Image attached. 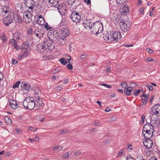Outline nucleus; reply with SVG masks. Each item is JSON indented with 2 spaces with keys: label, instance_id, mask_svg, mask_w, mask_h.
I'll return each instance as SVG.
<instances>
[{
  "label": "nucleus",
  "instance_id": "412c9836",
  "mask_svg": "<svg viewBox=\"0 0 160 160\" xmlns=\"http://www.w3.org/2000/svg\"><path fill=\"white\" fill-rule=\"evenodd\" d=\"M152 111L155 115L160 114V105L158 104L154 106L152 109Z\"/></svg>",
  "mask_w": 160,
  "mask_h": 160
},
{
  "label": "nucleus",
  "instance_id": "ddd939ff",
  "mask_svg": "<svg viewBox=\"0 0 160 160\" xmlns=\"http://www.w3.org/2000/svg\"><path fill=\"white\" fill-rule=\"evenodd\" d=\"M34 33L35 34L36 36L39 38H41L43 35L44 32L40 29L37 28H35L34 30Z\"/></svg>",
  "mask_w": 160,
  "mask_h": 160
},
{
  "label": "nucleus",
  "instance_id": "6ab92c4d",
  "mask_svg": "<svg viewBox=\"0 0 160 160\" xmlns=\"http://www.w3.org/2000/svg\"><path fill=\"white\" fill-rule=\"evenodd\" d=\"M13 18L16 22L21 23L22 22V20L19 14L16 13L13 15Z\"/></svg>",
  "mask_w": 160,
  "mask_h": 160
},
{
  "label": "nucleus",
  "instance_id": "2f4dec72",
  "mask_svg": "<svg viewBox=\"0 0 160 160\" xmlns=\"http://www.w3.org/2000/svg\"><path fill=\"white\" fill-rule=\"evenodd\" d=\"M110 35H111L110 34ZM103 38L105 40L107 41L110 42V36H109L108 33H106V34H104Z\"/></svg>",
  "mask_w": 160,
  "mask_h": 160
},
{
  "label": "nucleus",
  "instance_id": "7c9ffc66",
  "mask_svg": "<svg viewBox=\"0 0 160 160\" xmlns=\"http://www.w3.org/2000/svg\"><path fill=\"white\" fill-rule=\"evenodd\" d=\"M8 7H7L4 6L2 8H1V13L2 15H4V14L8 13L9 11L8 10Z\"/></svg>",
  "mask_w": 160,
  "mask_h": 160
},
{
  "label": "nucleus",
  "instance_id": "f8f14e48",
  "mask_svg": "<svg viewBox=\"0 0 160 160\" xmlns=\"http://www.w3.org/2000/svg\"><path fill=\"white\" fill-rule=\"evenodd\" d=\"M143 142L144 146L148 148H150L153 144V141L150 139L145 138Z\"/></svg>",
  "mask_w": 160,
  "mask_h": 160
},
{
  "label": "nucleus",
  "instance_id": "f704fd0d",
  "mask_svg": "<svg viewBox=\"0 0 160 160\" xmlns=\"http://www.w3.org/2000/svg\"><path fill=\"white\" fill-rule=\"evenodd\" d=\"M37 23L40 25H43L45 22L44 19L43 18H38L37 20Z\"/></svg>",
  "mask_w": 160,
  "mask_h": 160
},
{
  "label": "nucleus",
  "instance_id": "4c0bfd02",
  "mask_svg": "<svg viewBox=\"0 0 160 160\" xmlns=\"http://www.w3.org/2000/svg\"><path fill=\"white\" fill-rule=\"evenodd\" d=\"M68 132L69 131L68 129H63L60 131L59 134L61 135L65 133H68Z\"/></svg>",
  "mask_w": 160,
  "mask_h": 160
},
{
  "label": "nucleus",
  "instance_id": "c03bdc74",
  "mask_svg": "<svg viewBox=\"0 0 160 160\" xmlns=\"http://www.w3.org/2000/svg\"><path fill=\"white\" fill-rule=\"evenodd\" d=\"M101 85L102 86H104L105 87L110 88H112V86L111 85H108L107 84L105 83H102L101 84Z\"/></svg>",
  "mask_w": 160,
  "mask_h": 160
},
{
  "label": "nucleus",
  "instance_id": "e433bc0d",
  "mask_svg": "<svg viewBox=\"0 0 160 160\" xmlns=\"http://www.w3.org/2000/svg\"><path fill=\"white\" fill-rule=\"evenodd\" d=\"M59 61L63 65H66L67 63V61H66V59L63 58H62L59 59Z\"/></svg>",
  "mask_w": 160,
  "mask_h": 160
},
{
  "label": "nucleus",
  "instance_id": "49530a36",
  "mask_svg": "<svg viewBox=\"0 0 160 160\" xmlns=\"http://www.w3.org/2000/svg\"><path fill=\"white\" fill-rule=\"evenodd\" d=\"M123 150L121 149V150L119 152L118 156V157H121L123 155Z\"/></svg>",
  "mask_w": 160,
  "mask_h": 160
},
{
  "label": "nucleus",
  "instance_id": "7ed1b4c3",
  "mask_svg": "<svg viewBox=\"0 0 160 160\" xmlns=\"http://www.w3.org/2000/svg\"><path fill=\"white\" fill-rule=\"evenodd\" d=\"M83 16V15L81 12L74 11L72 13L70 17L73 22L77 23L82 18Z\"/></svg>",
  "mask_w": 160,
  "mask_h": 160
},
{
  "label": "nucleus",
  "instance_id": "aec40b11",
  "mask_svg": "<svg viewBox=\"0 0 160 160\" xmlns=\"http://www.w3.org/2000/svg\"><path fill=\"white\" fill-rule=\"evenodd\" d=\"M66 41L67 39L66 37L61 36L59 37L57 42L59 45H63L65 44L66 42Z\"/></svg>",
  "mask_w": 160,
  "mask_h": 160
},
{
  "label": "nucleus",
  "instance_id": "0eeeda50",
  "mask_svg": "<svg viewBox=\"0 0 160 160\" xmlns=\"http://www.w3.org/2000/svg\"><path fill=\"white\" fill-rule=\"evenodd\" d=\"M34 103L35 110L39 109L42 106L43 104L42 98L38 96V98H36V99H34Z\"/></svg>",
  "mask_w": 160,
  "mask_h": 160
},
{
  "label": "nucleus",
  "instance_id": "ea45409f",
  "mask_svg": "<svg viewBox=\"0 0 160 160\" xmlns=\"http://www.w3.org/2000/svg\"><path fill=\"white\" fill-rule=\"evenodd\" d=\"M21 82L20 81H18L16 82L15 83L13 86V88H15L18 87L19 84Z\"/></svg>",
  "mask_w": 160,
  "mask_h": 160
},
{
  "label": "nucleus",
  "instance_id": "393cba45",
  "mask_svg": "<svg viewBox=\"0 0 160 160\" xmlns=\"http://www.w3.org/2000/svg\"><path fill=\"white\" fill-rule=\"evenodd\" d=\"M9 102L11 108L12 109H15L18 107V105L16 101L14 100L11 99L9 101Z\"/></svg>",
  "mask_w": 160,
  "mask_h": 160
},
{
  "label": "nucleus",
  "instance_id": "052dcab7",
  "mask_svg": "<svg viewBox=\"0 0 160 160\" xmlns=\"http://www.w3.org/2000/svg\"><path fill=\"white\" fill-rule=\"evenodd\" d=\"M140 92V90H138L136 92L135 91L134 92V94L135 96H137L139 94Z\"/></svg>",
  "mask_w": 160,
  "mask_h": 160
},
{
  "label": "nucleus",
  "instance_id": "8fccbe9b",
  "mask_svg": "<svg viewBox=\"0 0 160 160\" xmlns=\"http://www.w3.org/2000/svg\"><path fill=\"white\" fill-rule=\"evenodd\" d=\"M160 122V120L159 119H155L154 120V123L155 124H157L158 125H159Z\"/></svg>",
  "mask_w": 160,
  "mask_h": 160
},
{
  "label": "nucleus",
  "instance_id": "f03ea898",
  "mask_svg": "<svg viewBox=\"0 0 160 160\" xmlns=\"http://www.w3.org/2000/svg\"><path fill=\"white\" fill-rule=\"evenodd\" d=\"M23 105L27 109L31 110L34 108L35 110L34 99L32 97L26 98L23 102Z\"/></svg>",
  "mask_w": 160,
  "mask_h": 160
},
{
  "label": "nucleus",
  "instance_id": "72a5a7b5",
  "mask_svg": "<svg viewBox=\"0 0 160 160\" xmlns=\"http://www.w3.org/2000/svg\"><path fill=\"white\" fill-rule=\"evenodd\" d=\"M5 122L7 124V125H10L12 123V120L8 116H7L5 118Z\"/></svg>",
  "mask_w": 160,
  "mask_h": 160
},
{
  "label": "nucleus",
  "instance_id": "39448f33",
  "mask_svg": "<svg viewBox=\"0 0 160 160\" xmlns=\"http://www.w3.org/2000/svg\"><path fill=\"white\" fill-rule=\"evenodd\" d=\"M49 39L52 41H56L59 38L58 33L53 30H50L48 33Z\"/></svg>",
  "mask_w": 160,
  "mask_h": 160
},
{
  "label": "nucleus",
  "instance_id": "a19ab883",
  "mask_svg": "<svg viewBox=\"0 0 160 160\" xmlns=\"http://www.w3.org/2000/svg\"><path fill=\"white\" fill-rule=\"evenodd\" d=\"M148 99L146 98H144L142 99V102L141 104V105H145L147 103V102L148 101Z\"/></svg>",
  "mask_w": 160,
  "mask_h": 160
},
{
  "label": "nucleus",
  "instance_id": "473e14b6",
  "mask_svg": "<svg viewBox=\"0 0 160 160\" xmlns=\"http://www.w3.org/2000/svg\"><path fill=\"white\" fill-rule=\"evenodd\" d=\"M14 37L16 40H18L22 37L21 33L18 32H16L14 35Z\"/></svg>",
  "mask_w": 160,
  "mask_h": 160
},
{
  "label": "nucleus",
  "instance_id": "09e8293b",
  "mask_svg": "<svg viewBox=\"0 0 160 160\" xmlns=\"http://www.w3.org/2000/svg\"><path fill=\"white\" fill-rule=\"evenodd\" d=\"M123 88H125L127 86V83L125 82H122L121 84Z\"/></svg>",
  "mask_w": 160,
  "mask_h": 160
},
{
  "label": "nucleus",
  "instance_id": "f3484780",
  "mask_svg": "<svg viewBox=\"0 0 160 160\" xmlns=\"http://www.w3.org/2000/svg\"><path fill=\"white\" fill-rule=\"evenodd\" d=\"M9 42L11 45L16 50H18L20 48V47L18 45L17 42L15 39H11L10 40Z\"/></svg>",
  "mask_w": 160,
  "mask_h": 160
},
{
  "label": "nucleus",
  "instance_id": "5fc2aeb1",
  "mask_svg": "<svg viewBox=\"0 0 160 160\" xmlns=\"http://www.w3.org/2000/svg\"><path fill=\"white\" fill-rule=\"evenodd\" d=\"M147 51L149 53H152L153 52V51L150 48H147L146 49Z\"/></svg>",
  "mask_w": 160,
  "mask_h": 160
},
{
  "label": "nucleus",
  "instance_id": "cd10ccee",
  "mask_svg": "<svg viewBox=\"0 0 160 160\" xmlns=\"http://www.w3.org/2000/svg\"><path fill=\"white\" fill-rule=\"evenodd\" d=\"M58 5L55 7L57 8L59 12L61 14L63 13V10H65L64 8L63 7L62 4H59V2H58Z\"/></svg>",
  "mask_w": 160,
  "mask_h": 160
},
{
  "label": "nucleus",
  "instance_id": "dca6fc26",
  "mask_svg": "<svg viewBox=\"0 0 160 160\" xmlns=\"http://www.w3.org/2000/svg\"><path fill=\"white\" fill-rule=\"evenodd\" d=\"M92 22L90 19L89 20H84L82 23L83 26L87 29L90 28L91 27Z\"/></svg>",
  "mask_w": 160,
  "mask_h": 160
},
{
  "label": "nucleus",
  "instance_id": "58836bf2",
  "mask_svg": "<svg viewBox=\"0 0 160 160\" xmlns=\"http://www.w3.org/2000/svg\"><path fill=\"white\" fill-rule=\"evenodd\" d=\"M33 31L32 28H30L28 30L27 32L28 34L32 36L33 34Z\"/></svg>",
  "mask_w": 160,
  "mask_h": 160
},
{
  "label": "nucleus",
  "instance_id": "69168bd1",
  "mask_svg": "<svg viewBox=\"0 0 160 160\" xmlns=\"http://www.w3.org/2000/svg\"><path fill=\"white\" fill-rule=\"evenodd\" d=\"M75 1V0H69L68 3L72 5L74 2Z\"/></svg>",
  "mask_w": 160,
  "mask_h": 160
},
{
  "label": "nucleus",
  "instance_id": "79ce46f5",
  "mask_svg": "<svg viewBox=\"0 0 160 160\" xmlns=\"http://www.w3.org/2000/svg\"><path fill=\"white\" fill-rule=\"evenodd\" d=\"M46 44H45V41L44 42V43L42 44V48L43 49V52H44L47 49V46L46 45Z\"/></svg>",
  "mask_w": 160,
  "mask_h": 160
},
{
  "label": "nucleus",
  "instance_id": "2eb2a0df",
  "mask_svg": "<svg viewBox=\"0 0 160 160\" xmlns=\"http://www.w3.org/2000/svg\"><path fill=\"white\" fill-rule=\"evenodd\" d=\"M61 36L66 37L68 36L70 34V32L68 28L66 27H63L60 31Z\"/></svg>",
  "mask_w": 160,
  "mask_h": 160
},
{
  "label": "nucleus",
  "instance_id": "e2e57ef3",
  "mask_svg": "<svg viewBox=\"0 0 160 160\" xmlns=\"http://www.w3.org/2000/svg\"><path fill=\"white\" fill-rule=\"evenodd\" d=\"M67 56L68 58H68L67 59V61H68L67 62H68V63H70V60L71 59V57L69 55H67Z\"/></svg>",
  "mask_w": 160,
  "mask_h": 160
},
{
  "label": "nucleus",
  "instance_id": "c85d7f7f",
  "mask_svg": "<svg viewBox=\"0 0 160 160\" xmlns=\"http://www.w3.org/2000/svg\"><path fill=\"white\" fill-rule=\"evenodd\" d=\"M29 44L27 42H25L22 43V48L21 49L29 50Z\"/></svg>",
  "mask_w": 160,
  "mask_h": 160
},
{
  "label": "nucleus",
  "instance_id": "3c124183",
  "mask_svg": "<svg viewBox=\"0 0 160 160\" xmlns=\"http://www.w3.org/2000/svg\"><path fill=\"white\" fill-rule=\"evenodd\" d=\"M149 96V95L148 94H143L142 95L140 96V97L142 98L144 97L148 99Z\"/></svg>",
  "mask_w": 160,
  "mask_h": 160
},
{
  "label": "nucleus",
  "instance_id": "1a4fd4ad",
  "mask_svg": "<svg viewBox=\"0 0 160 160\" xmlns=\"http://www.w3.org/2000/svg\"><path fill=\"white\" fill-rule=\"evenodd\" d=\"M45 44L47 46V47L48 49L49 50H52L54 49L55 48V45L52 41L49 39L46 40L45 41Z\"/></svg>",
  "mask_w": 160,
  "mask_h": 160
},
{
  "label": "nucleus",
  "instance_id": "338daca9",
  "mask_svg": "<svg viewBox=\"0 0 160 160\" xmlns=\"http://www.w3.org/2000/svg\"><path fill=\"white\" fill-rule=\"evenodd\" d=\"M127 160H134L133 159V158L132 157L130 156H128L127 157Z\"/></svg>",
  "mask_w": 160,
  "mask_h": 160
},
{
  "label": "nucleus",
  "instance_id": "603ef678",
  "mask_svg": "<svg viewBox=\"0 0 160 160\" xmlns=\"http://www.w3.org/2000/svg\"><path fill=\"white\" fill-rule=\"evenodd\" d=\"M45 28L47 30H50V29H51L52 28V27H50L48 25V24L47 23H46L45 25Z\"/></svg>",
  "mask_w": 160,
  "mask_h": 160
},
{
  "label": "nucleus",
  "instance_id": "4468645a",
  "mask_svg": "<svg viewBox=\"0 0 160 160\" xmlns=\"http://www.w3.org/2000/svg\"><path fill=\"white\" fill-rule=\"evenodd\" d=\"M153 132L150 131H142V133L145 138L150 139L153 135Z\"/></svg>",
  "mask_w": 160,
  "mask_h": 160
},
{
  "label": "nucleus",
  "instance_id": "b1692460",
  "mask_svg": "<svg viewBox=\"0 0 160 160\" xmlns=\"http://www.w3.org/2000/svg\"><path fill=\"white\" fill-rule=\"evenodd\" d=\"M120 12L122 15H125L129 12V9L128 5H125L120 10Z\"/></svg>",
  "mask_w": 160,
  "mask_h": 160
},
{
  "label": "nucleus",
  "instance_id": "774afa93",
  "mask_svg": "<svg viewBox=\"0 0 160 160\" xmlns=\"http://www.w3.org/2000/svg\"><path fill=\"white\" fill-rule=\"evenodd\" d=\"M57 88L58 90H61L62 88V86L61 85H60L58 86L57 87Z\"/></svg>",
  "mask_w": 160,
  "mask_h": 160
},
{
  "label": "nucleus",
  "instance_id": "4be33fe9",
  "mask_svg": "<svg viewBox=\"0 0 160 160\" xmlns=\"http://www.w3.org/2000/svg\"><path fill=\"white\" fill-rule=\"evenodd\" d=\"M31 11H29L28 10L25 12L24 13L23 18H24L25 19H26V18H25V16L28 19L27 23L30 22L31 20V18L32 17V15L31 13Z\"/></svg>",
  "mask_w": 160,
  "mask_h": 160
},
{
  "label": "nucleus",
  "instance_id": "de8ad7c7",
  "mask_svg": "<svg viewBox=\"0 0 160 160\" xmlns=\"http://www.w3.org/2000/svg\"><path fill=\"white\" fill-rule=\"evenodd\" d=\"M146 87H147L150 91H151L153 90L152 87L149 84H147V85H146Z\"/></svg>",
  "mask_w": 160,
  "mask_h": 160
},
{
  "label": "nucleus",
  "instance_id": "c756f323",
  "mask_svg": "<svg viewBox=\"0 0 160 160\" xmlns=\"http://www.w3.org/2000/svg\"><path fill=\"white\" fill-rule=\"evenodd\" d=\"M63 148L61 146H55L53 147V150L55 152H59Z\"/></svg>",
  "mask_w": 160,
  "mask_h": 160
},
{
  "label": "nucleus",
  "instance_id": "6e6552de",
  "mask_svg": "<svg viewBox=\"0 0 160 160\" xmlns=\"http://www.w3.org/2000/svg\"><path fill=\"white\" fill-rule=\"evenodd\" d=\"M21 53L18 56V59L19 60H22L23 58L28 56L30 52L29 50L21 49Z\"/></svg>",
  "mask_w": 160,
  "mask_h": 160
},
{
  "label": "nucleus",
  "instance_id": "864d4df0",
  "mask_svg": "<svg viewBox=\"0 0 160 160\" xmlns=\"http://www.w3.org/2000/svg\"><path fill=\"white\" fill-rule=\"evenodd\" d=\"M87 55L86 54H83L82 55L80 56L79 57V58L81 59H83L85 58L86 57H87Z\"/></svg>",
  "mask_w": 160,
  "mask_h": 160
},
{
  "label": "nucleus",
  "instance_id": "20e7f679",
  "mask_svg": "<svg viewBox=\"0 0 160 160\" xmlns=\"http://www.w3.org/2000/svg\"><path fill=\"white\" fill-rule=\"evenodd\" d=\"M110 36V40L114 42H118L120 39L123 38L119 32H112Z\"/></svg>",
  "mask_w": 160,
  "mask_h": 160
},
{
  "label": "nucleus",
  "instance_id": "0e129e2a",
  "mask_svg": "<svg viewBox=\"0 0 160 160\" xmlns=\"http://www.w3.org/2000/svg\"><path fill=\"white\" fill-rule=\"evenodd\" d=\"M145 118V116L143 114L142 116L141 120L142 123H143L144 121V119Z\"/></svg>",
  "mask_w": 160,
  "mask_h": 160
},
{
  "label": "nucleus",
  "instance_id": "6e6d98bb",
  "mask_svg": "<svg viewBox=\"0 0 160 160\" xmlns=\"http://www.w3.org/2000/svg\"><path fill=\"white\" fill-rule=\"evenodd\" d=\"M69 153L68 152H66L63 155V158H68L69 156Z\"/></svg>",
  "mask_w": 160,
  "mask_h": 160
},
{
  "label": "nucleus",
  "instance_id": "9b49d317",
  "mask_svg": "<svg viewBox=\"0 0 160 160\" xmlns=\"http://www.w3.org/2000/svg\"><path fill=\"white\" fill-rule=\"evenodd\" d=\"M154 131V127L151 123L147 122L144 125L143 131Z\"/></svg>",
  "mask_w": 160,
  "mask_h": 160
},
{
  "label": "nucleus",
  "instance_id": "c9c22d12",
  "mask_svg": "<svg viewBox=\"0 0 160 160\" xmlns=\"http://www.w3.org/2000/svg\"><path fill=\"white\" fill-rule=\"evenodd\" d=\"M42 45L41 44H39L37 46V49L38 50L39 52H40L41 53H42L44 52L43 49H42Z\"/></svg>",
  "mask_w": 160,
  "mask_h": 160
},
{
  "label": "nucleus",
  "instance_id": "a211bd4d",
  "mask_svg": "<svg viewBox=\"0 0 160 160\" xmlns=\"http://www.w3.org/2000/svg\"><path fill=\"white\" fill-rule=\"evenodd\" d=\"M27 3L29 6L28 8L31 10L30 11H33V8L36 6V2L33 0H28Z\"/></svg>",
  "mask_w": 160,
  "mask_h": 160
},
{
  "label": "nucleus",
  "instance_id": "9d476101",
  "mask_svg": "<svg viewBox=\"0 0 160 160\" xmlns=\"http://www.w3.org/2000/svg\"><path fill=\"white\" fill-rule=\"evenodd\" d=\"M3 23L6 26H8L10 24L12 23L13 21L12 18L10 15L4 18L3 19Z\"/></svg>",
  "mask_w": 160,
  "mask_h": 160
},
{
  "label": "nucleus",
  "instance_id": "13d9d810",
  "mask_svg": "<svg viewBox=\"0 0 160 160\" xmlns=\"http://www.w3.org/2000/svg\"><path fill=\"white\" fill-rule=\"evenodd\" d=\"M81 153V151L80 150H78L74 153V156L78 155H80Z\"/></svg>",
  "mask_w": 160,
  "mask_h": 160
},
{
  "label": "nucleus",
  "instance_id": "4d7b16f0",
  "mask_svg": "<svg viewBox=\"0 0 160 160\" xmlns=\"http://www.w3.org/2000/svg\"><path fill=\"white\" fill-rule=\"evenodd\" d=\"M153 60V58H146L145 59V61L146 62H151Z\"/></svg>",
  "mask_w": 160,
  "mask_h": 160
},
{
  "label": "nucleus",
  "instance_id": "423d86ee",
  "mask_svg": "<svg viewBox=\"0 0 160 160\" xmlns=\"http://www.w3.org/2000/svg\"><path fill=\"white\" fill-rule=\"evenodd\" d=\"M120 26L122 30L125 32H127L129 29L131 25L130 23L127 22H124L121 21L120 22Z\"/></svg>",
  "mask_w": 160,
  "mask_h": 160
},
{
  "label": "nucleus",
  "instance_id": "5701e85b",
  "mask_svg": "<svg viewBox=\"0 0 160 160\" xmlns=\"http://www.w3.org/2000/svg\"><path fill=\"white\" fill-rule=\"evenodd\" d=\"M21 88L24 91L28 90L31 87L29 83H27L24 82L22 83L20 85Z\"/></svg>",
  "mask_w": 160,
  "mask_h": 160
},
{
  "label": "nucleus",
  "instance_id": "a18cd8bd",
  "mask_svg": "<svg viewBox=\"0 0 160 160\" xmlns=\"http://www.w3.org/2000/svg\"><path fill=\"white\" fill-rule=\"evenodd\" d=\"M67 68L69 70H72V66L71 63L68 64L67 66Z\"/></svg>",
  "mask_w": 160,
  "mask_h": 160
},
{
  "label": "nucleus",
  "instance_id": "bb28decb",
  "mask_svg": "<svg viewBox=\"0 0 160 160\" xmlns=\"http://www.w3.org/2000/svg\"><path fill=\"white\" fill-rule=\"evenodd\" d=\"M132 90V88L131 87H129L126 88H125L124 90V94L127 96L130 95L131 94Z\"/></svg>",
  "mask_w": 160,
  "mask_h": 160
},
{
  "label": "nucleus",
  "instance_id": "f257e3e1",
  "mask_svg": "<svg viewBox=\"0 0 160 160\" xmlns=\"http://www.w3.org/2000/svg\"><path fill=\"white\" fill-rule=\"evenodd\" d=\"M102 28V24L99 22H96L92 23L90 29L92 34H98L101 32Z\"/></svg>",
  "mask_w": 160,
  "mask_h": 160
},
{
  "label": "nucleus",
  "instance_id": "680f3d73",
  "mask_svg": "<svg viewBox=\"0 0 160 160\" xmlns=\"http://www.w3.org/2000/svg\"><path fill=\"white\" fill-rule=\"evenodd\" d=\"M85 2L87 3L88 5L91 4V2L90 0H83Z\"/></svg>",
  "mask_w": 160,
  "mask_h": 160
},
{
  "label": "nucleus",
  "instance_id": "37998d69",
  "mask_svg": "<svg viewBox=\"0 0 160 160\" xmlns=\"http://www.w3.org/2000/svg\"><path fill=\"white\" fill-rule=\"evenodd\" d=\"M4 33H2L0 36L1 39L3 41H5L6 40V37L4 36Z\"/></svg>",
  "mask_w": 160,
  "mask_h": 160
},
{
  "label": "nucleus",
  "instance_id": "bf43d9fd",
  "mask_svg": "<svg viewBox=\"0 0 160 160\" xmlns=\"http://www.w3.org/2000/svg\"><path fill=\"white\" fill-rule=\"evenodd\" d=\"M18 63V61H16L15 59H13L12 60V64L15 65Z\"/></svg>",
  "mask_w": 160,
  "mask_h": 160
},
{
  "label": "nucleus",
  "instance_id": "a878e982",
  "mask_svg": "<svg viewBox=\"0 0 160 160\" xmlns=\"http://www.w3.org/2000/svg\"><path fill=\"white\" fill-rule=\"evenodd\" d=\"M58 2L57 0H49L48 5L50 7H55L57 6Z\"/></svg>",
  "mask_w": 160,
  "mask_h": 160
}]
</instances>
